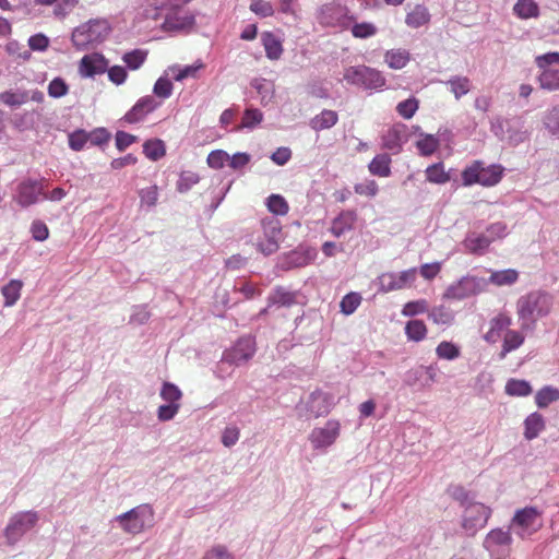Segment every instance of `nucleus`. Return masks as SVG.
Returning <instances> with one entry per match:
<instances>
[{
	"label": "nucleus",
	"mask_w": 559,
	"mask_h": 559,
	"mask_svg": "<svg viewBox=\"0 0 559 559\" xmlns=\"http://www.w3.org/2000/svg\"><path fill=\"white\" fill-rule=\"evenodd\" d=\"M158 106L159 103L152 95L143 96L138 99L133 107L124 115L123 119L128 123L140 122Z\"/></svg>",
	"instance_id": "15"
},
{
	"label": "nucleus",
	"mask_w": 559,
	"mask_h": 559,
	"mask_svg": "<svg viewBox=\"0 0 559 559\" xmlns=\"http://www.w3.org/2000/svg\"><path fill=\"white\" fill-rule=\"evenodd\" d=\"M538 82L543 90H559V69H544L538 75Z\"/></svg>",
	"instance_id": "38"
},
{
	"label": "nucleus",
	"mask_w": 559,
	"mask_h": 559,
	"mask_svg": "<svg viewBox=\"0 0 559 559\" xmlns=\"http://www.w3.org/2000/svg\"><path fill=\"white\" fill-rule=\"evenodd\" d=\"M22 287L23 283L20 280H11L2 287L1 293L4 297L5 307H12L20 299Z\"/></svg>",
	"instance_id": "35"
},
{
	"label": "nucleus",
	"mask_w": 559,
	"mask_h": 559,
	"mask_svg": "<svg viewBox=\"0 0 559 559\" xmlns=\"http://www.w3.org/2000/svg\"><path fill=\"white\" fill-rule=\"evenodd\" d=\"M202 559H235L225 546H214L207 550Z\"/></svg>",
	"instance_id": "64"
},
{
	"label": "nucleus",
	"mask_w": 559,
	"mask_h": 559,
	"mask_svg": "<svg viewBox=\"0 0 559 559\" xmlns=\"http://www.w3.org/2000/svg\"><path fill=\"white\" fill-rule=\"evenodd\" d=\"M261 41L270 60H278L282 57L284 51L282 40L272 32L262 33Z\"/></svg>",
	"instance_id": "23"
},
{
	"label": "nucleus",
	"mask_w": 559,
	"mask_h": 559,
	"mask_svg": "<svg viewBox=\"0 0 559 559\" xmlns=\"http://www.w3.org/2000/svg\"><path fill=\"white\" fill-rule=\"evenodd\" d=\"M110 26L106 20H91L72 32V43L79 49L103 41L109 34Z\"/></svg>",
	"instance_id": "3"
},
{
	"label": "nucleus",
	"mask_w": 559,
	"mask_h": 559,
	"mask_svg": "<svg viewBox=\"0 0 559 559\" xmlns=\"http://www.w3.org/2000/svg\"><path fill=\"white\" fill-rule=\"evenodd\" d=\"M160 396L171 404H177L176 402L181 399L182 394L178 386H176L173 383L166 382L162 388Z\"/></svg>",
	"instance_id": "61"
},
{
	"label": "nucleus",
	"mask_w": 559,
	"mask_h": 559,
	"mask_svg": "<svg viewBox=\"0 0 559 559\" xmlns=\"http://www.w3.org/2000/svg\"><path fill=\"white\" fill-rule=\"evenodd\" d=\"M511 324L512 318L508 313H498L490 320L489 330L485 334V340L489 343L498 342L503 331L508 330Z\"/></svg>",
	"instance_id": "18"
},
{
	"label": "nucleus",
	"mask_w": 559,
	"mask_h": 559,
	"mask_svg": "<svg viewBox=\"0 0 559 559\" xmlns=\"http://www.w3.org/2000/svg\"><path fill=\"white\" fill-rule=\"evenodd\" d=\"M428 318L438 325H450L454 320V314L450 308L440 305L428 311Z\"/></svg>",
	"instance_id": "37"
},
{
	"label": "nucleus",
	"mask_w": 559,
	"mask_h": 559,
	"mask_svg": "<svg viewBox=\"0 0 559 559\" xmlns=\"http://www.w3.org/2000/svg\"><path fill=\"white\" fill-rule=\"evenodd\" d=\"M228 160L229 155L223 150L212 151L206 158L209 167L213 169H222Z\"/></svg>",
	"instance_id": "53"
},
{
	"label": "nucleus",
	"mask_w": 559,
	"mask_h": 559,
	"mask_svg": "<svg viewBox=\"0 0 559 559\" xmlns=\"http://www.w3.org/2000/svg\"><path fill=\"white\" fill-rule=\"evenodd\" d=\"M37 521L38 515L33 511L20 512L12 516L4 532L8 543L11 545L15 544L37 524Z\"/></svg>",
	"instance_id": "9"
},
{
	"label": "nucleus",
	"mask_w": 559,
	"mask_h": 559,
	"mask_svg": "<svg viewBox=\"0 0 559 559\" xmlns=\"http://www.w3.org/2000/svg\"><path fill=\"white\" fill-rule=\"evenodd\" d=\"M333 405V397L322 391H314L310 397V409L317 416L329 414Z\"/></svg>",
	"instance_id": "21"
},
{
	"label": "nucleus",
	"mask_w": 559,
	"mask_h": 559,
	"mask_svg": "<svg viewBox=\"0 0 559 559\" xmlns=\"http://www.w3.org/2000/svg\"><path fill=\"white\" fill-rule=\"evenodd\" d=\"M545 429V419L542 414L535 412L524 420V437L526 440H533Z\"/></svg>",
	"instance_id": "26"
},
{
	"label": "nucleus",
	"mask_w": 559,
	"mask_h": 559,
	"mask_svg": "<svg viewBox=\"0 0 559 559\" xmlns=\"http://www.w3.org/2000/svg\"><path fill=\"white\" fill-rule=\"evenodd\" d=\"M419 153L424 156L432 155L439 147V140L431 134H427L416 142Z\"/></svg>",
	"instance_id": "45"
},
{
	"label": "nucleus",
	"mask_w": 559,
	"mask_h": 559,
	"mask_svg": "<svg viewBox=\"0 0 559 559\" xmlns=\"http://www.w3.org/2000/svg\"><path fill=\"white\" fill-rule=\"evenodd\" d=\"M266 205L269 211L275 215H286L289 211L287 201L280 194H271Z\"/></svg>",
	"instance_id": "46"
},
{
	"label": "nucleus",
	"mask_w": 559,
	"mask_h": 559,
	"mask_svg": "<svg viewBox=\"0 0 559 559\" xmlns=\"http://www.w3.org/2000/svg\"><path fill=\"white\" fill-rule=\"evenodd\" d=\"M143 153L148 159L156 162L166 155V145L160 139L147 140L143 144Z\"/></svg>",
	"instance_id": "34"
},
{
	"label": "nucleus",
	"mask_w": 559,
	"mask_h": 559,
	"mask_svg": "<svg viewBox=\"0 0 559 559\" xmlns=\"http://www.w3.org/2000/svg\"><path fill=\"white\" fill-rule=\"evenodd\" d=\"M250 10L262 17L272 16L274 14L273 5L265 0H251Z\"/></svg>",
	"instance_id": "59"
},
{
	"label": "nucleus",
	"mask_w": 559,
	"mask_h": 559,
	"mask_svg": "<svg viewBox=\"0 0 559 559\" xmlns=\"http://www.w3.org/2000/svg\"><path fill=\"white\" fill-rule=\"evenodd\" d=\"M407 127L403 123H395L382 135V146L385 150L399 153L402 143L406 140Z\"/></svg>",
	"instance_id": "16"
},
{
	"label": "nucleus",
	"mask_w": 559,
	"mask_h": 559,
	"mask_svg": "<svg viewBox=\"0 0 559 559\" xmlns=\"http://www.w3.org/2000/svg\"><path fill=\"white\" fill-rule=\"evenodd\" d=\"M357 221V214L353 210L343 211L335 217L331 225V233L335 237H341L346 231H349L354 228V225Z\"/></svg>",
	"instance_id": "19"
},
{
	"label": "nucleus",
	"mask_w": 559,
	"mask_h": 559,
	"mask_svg": "<svg viewBox=\"0 0 559 559\" xmlns=\"http://www.w3.org/2000/svg\"><path fill=\"white\" fill-rule=\"evenodd\" d=\"M104 71L103 60L96 56H84L80 61V73L83 76H94Z\"/></svg>",
	"instance_id": "33"
},
{
	"label": "nucleus",
	"mask_w": 559,
	"mask_h": 559,
	"mask_svg": "<svg viewBox=\"0 0 559 559\" xmlns=\"http://www.w3.org/2000/svg\"><path fill=\"white\" fill-rule=\"evenodd\" d=\"M419 107V102L415 97L407 98L396 106V111L404 119H411Z\"/></svg>",
	"instance_id": "49"
},
{
	"label": "nucleus",
	"mask_w": 559,
	"mask_h": 559,
	"mask_svg": "<svg viewBox=\"0 0 559 559\" xmlns=\"http://www.w3.org/2000/svg\"><path fill=\"white\" fill-rule=\"evenodd\" d=\"M263 115L258 109H247L241 119V128H253L262 121Z\"/></svg>",
	"instance_id": "62"
},
{
	"label": "nucleus",
	"mask_w": 559,
	"mask_h": 559,
	"mask_svg": "<svg viewBox=\"0 0 559 559\" xmlns=\"http://www.w3.org/2000/svg\"><path fill=\"white\" fill-rule=\"evenodd\" d=\"M88 143L87 132L84 130H76L69 135V146L73 151L83 150L84 145Z\"/></svg>",
	"instance_id": "60"
},
{
	"label": "nucleus",
	"mask_w": 559,
	"mask_h": 559,
	"mask_svg": "<svg viewBox=\"0 0 559 559\" xmlns=\"http://www.w3.org/2000/svg\"><path fill=\"white\" fill-rule=\"evenodd\" d=\"M165 20L162 28L167 32L190 29L195 23L194 14L180 5H169L166 9Z\"/></svg>",
	"instance_id": "11"
},
{
	"label": "nucleus",
	"mask_w": 559,
	"mask_h": 559,
	"mask_svg": "<svg viewBox=\"0 0 559 559\" xmlns=\"http://www.w3.org/2000/svg\"><path fill=\"white\" fill-rule=\"evenodd\" d=\"M255 353V342L250 336L240 337L229 349L225 350L222 360L239 366L253 357Z\"/></svg>",
	"instance_id": "13"
},
{
	"label": "nucleus",
	"mask_w": 559,
	"mask_h": 559,
	"mask_svg": "<svg viewBox=\"0 0 559 559\" xmlns=\"http://www.w3.org/2000/svg\"><path fill=\"white\" fill-rule=\"evenodd\" d=\"M557 401H559V389L554 386H544L535 395V402L539 408H545Z\"/></svg>",
	"instance_id": "40"
},
{
	"label": "nucleus",
	"mask_w": 559,
	"mask_h": 559,
	"mask_svg": "<svg viewBox=\"0 0 559 559\" xmlns=\"http://www.w3.org/2000/svg\"><path fill=\"white\" fill-rule=\"evenodd\" d=\"M139 195L141 200V205L153 207L156 205L158 200V188L155 185L143 188L140 190Z\"/></svg>",
	"instance_id": "54"
},
{
	"label": "nucleus",
	"mask_w": 559,
	"mask_h": 559,
	"mask_svg": "<svg viewBox=\"0 0 559 559\" xmlns=\"http://www.w3.org/2000/svg\"><path fill=\"white\" fill-rule=\"evenodd\" d=\"M492 239L485 234L472 233L466 236L463 247L472 254L481 255L491 245Z\"/></svg>",
	"instance_id": "20"
},
{
	"label": "nucleus",
	"mask_w": 559,
	"mask_h": 559,
	"mask_svg": "<svg viewBox=\"0 0 559 559\" xmlns=\"http://www.w3.org/2000/svg\"><path fill=\"white\" fill-rule=\"evenodd\" d=\"M524 343V335L519 331L508 330L504 337L500 358L503 359L508 353L519 348Z\"/></svg>",
	"instance_id": "36"
},
{
	"label": "nucleus",
	"mask_w": 559,
	"mask_h": 559,
	"mask_svg": "<svg viewBox=\"0 0 559 559\" xmlns=\"http://www.w3.org/2000/svg\"><path fill=\"white\" fill-rule=\"evenodd\" d=\"M512 544V536L509 530L493 528L484 539V548L489 552H496L500 547H510Z\"/></svg>",
	"instance_id": "17"
},
{
	"label": "nucleus",
	"mask_w": 559,
	"mask_h": 559,
	"mask_svg": "<svg viewBox=\"0 0 559 559\" xmlns=\"http://www.w3.org/2000/svg\"><path fill=\"white\" fill-rule=\"evenodd\" d=\"M411 61V53L406 49L394 48L386 50L384 53V62L389 68L394 70L403 69Z\"/></svg>",
	"instance_id": "25"
},
{
	"label": "nucleus",
	"mask_w": 559,
	"mask_h": 559,
	"mask_svg": "<svg viewBox=\"0 0 559 559\" xmlns=\"http://www.w3.org/2000/svg\"><path fill=\"white\" fill-rule=\"evenodd\" d=\"M405 334L408 340L420 342L427 335V326L423 320H411L405 325Z\"/></svg>",
	"instance_id": "41"
},
{
	"label": "nucleus",
	"mask_w": 559,
	"mask_h": 559,
	"mask_svg": "<svg viewBox=\"0 0 559 559\" xmlns=\"http://www.w3.org/2000/svg\"><path fill=\"white\" fill-rule=\"evenodd\" d=\"M173 83L169 79L160 76L154 84L153 92L157 97L168 98L173 94Z\"/></svg>",
	"instance_id": "56"
},
{
	"label": "nucleus",
	"mask_w": 559,
	"mask_h": 559,
	"mask_svg": "<svg viewBox=\"0 0 559 559\" xmlns=\"http://www.w3.org/2000/svg\"><path fill=\"white\" fill-rule=\"evenodd\" d=\"M417 277V269L412 267L401 273L385 272L378 277L379 290L389 293L401 290L414 284Z\"/></svg>",
	"instance_id": "10"
},
{
	"label": "nucleus",
	"mask_w": 559,
	"mask_h": 559,
	"mask_svg": "<svg viewBox=\"0 0 559 559\" xmlns=\"http://www.w3.org/2000/svg\"><path fill=\"white\" fill-rule=\"evenodd\" d=\"M552 308V297L544 292L535 290L522 296L516 302L518 316L523 320V326L527 322L547 316Z\"/></svg>",
	"instance_id": "2"
},
{
	"label": "nucleus",
	"mask_w": 559,
	"mask_h": 559,
	"mask_svg": "<svg viewBox=\"0 0 559 559\" xmlns=\"http://www.w3.org/2000/svg\"><path fill=\"white\" fill-rule=\"evenodd\" d=\"M69 86L61 78L53 79L48 85V94L50 97L60 98L67 95Z\"/></svg>",
	"instance_id": "57"
},
{
	"label": "nucleus",
	"mask_w": 559,
	"mask_h": 559,
	"mask_svg": "<svg viewBox=\"0 0 559 559\" xmlns=\"http://www.w3.org/2000/svg\"><path fill=\"white\" fill-rule=\"evenodd\" d=\"M506 393L510 396H527L532 393V386L525 380L510 379L506 384Z\"/></svg>",
	"instance_id": "42"
},
{
	"label": "nucleus",
	"mask_w": 559,
	"mask_h": 559,
	"mask_svg": "<svg viewBox=\"0 0 559 559\" xmlns=\"http://www.w3.org/2000/svg\"><path fill=\"white\" fill-rule=\"evenodd\" d=\"M269 307L272 305L278 306H290L295 302V294L284 289L283 287H277L267 298Z\"/></svg>",
	"instance_id": "43"
},
{
	"label": "nucleus",
	"mask_w": 559,
	"mask_h": 559,
	"mask_svg": "<svg viewBox=\"0 0 559 559\" xmlns=\"http://www.w3.org/2000/svg\"><path fill=\"white\" fill-rule=\"evenodd\" d=\"M486 288V281L477 276H464L450 285L443 294V298L450 300H463L475 296Z\"/></svg>",
	"instance_id": "7"
},
{
	"label": "nucleus",
	"mask_w": 559,
	"mask_h": 559,
	"mask_svg": "<svg viewBox=\"0 0 559 559\" xmlns=\"http://www.w3.org/2000/svg\"><path fill=\"white\" fill-rule=\"evenodd\" d=\"M436 354L441 359L452 360L460 356V348L452 342L443 341L437 346Z\"/></svg>",
	"instance_id": "48"
},
{
	"label": "nucleus",
	"mask_w": 559,
	"mask_h": 559,
	"mask_svg": "<svg viewBox=\"0 0 559 559\" xmlns=\"http://www.w3.org/2000/svg\"><path fill=\"white\" fill-rule=\"evenodd\" d=\"M385 78L379 70L367 66L364 67L359 86H362L367 90H378L383 87L385 85Z\"/></svg>",
	"instance_id": "24"
},
{
	"label": "nucleus",
	"mask_w": 559,
	"mask_h": 559,
	"mask_svg": "<svg viewBox=\"0 0 559 559\" xmlns=\"http://www.w3.org/2000/svg\"><path fill=\"white\" fill-rule=\"evenodd\" d=\"M121 528L132 535L142 533L154 524V511L148 504H141L116 518Z\"/></svg>",
	"instance_id": "5"
},
{
	"label": "nucleus",
	"mask_w": 559,
	"mask_h": 559,
	"mask_svg": "<svg viewBox=\"0 0 559 559\" xmlns=\"http://www.w3.org/2000/svg\"><path fill=\"white\" fill-rule=\"evenodd\" d=\"M146 52L135 49L123 56V61L131 70H138L145 61Z\"/></svg>",
	"instance_id": "55"
},
{
	"label": "nucleus",
	"mask_w": 559,
	"mask_h": 559,
	"mask_svg": "<svg viewBox=\"0 0 559 559\" xmlns=\"http://www.w3.org/2000/svg\"><path fill=\"white\" fill-rule=\"evenodd\" d=\"M361 302V296L358 293H349L343 297L340 307L344 314H352Z\"/></svg>",
	"instance_id": "50"
},
{
	"label": "nucleus",
	"mask_w": 559,
	"mask_h": 559,
	"mask_svg": "<svg viewBox=\"0 0 559 559\" xmlns=\"http://www.w3.org/2000/svg\"><path fill=\"white\" fill-rule=\"evenodd\" d=\"M338 121V114L331 109H323L320 114L310 119L309 126L312 130L319 132L331 129Z\"/></svg>",
	"instance_id": "22"
},
{
	"label": "nucleus",
	"mask_w": 559,
	"mask_h": 559,
	"mask_svg": "<svg viewBox=\"0 0 559 559\" xmlns=\"http://www.w3.org/2000/svg\"><path fill=\"white\" fill-rule=\"evenodd\" d=\"M44 181L43 180H34L26 179L20 182L17 186V193L15 197V201L22 207H28L35 204L39 195L44 194Z\"/></svg>",
	"instance_id": "14"
},
{
	"label": "nucleus",
	"mask_w": 559,
	"mask_h": 559,
	"mask_svg": "<svg viewBox=\"0 0 559 559\" xmlns=\"http://www.w3.org/2000/svg\"><path fill=\"white\" fill-rule=\"evenodd\" d=\"M430 22V13L423 4L415 5L405 17V23L412 28H419Z\"/></svg>",
	"instance_id": "27"
},
{
	"label": "nucleus",
	"mask_w": 559,
	"mask_h": 559,
	"mask_svg": "<svg viewBox=\"0 0 559 559\" xmlns=\"http://www.w3.org/2000/svg\"><path fill=\"white\" fill-rule=\"evenodd\" d=\"M88 142L95 146H103L110 140V133L105 128H97L87 132Z\"/></svg>",
	"instance_id": "58"
},
{
	"label": "nucleus",
	"mask_w": 559,
	"mask_h": 559,
	"mask_svg": "<svg viewBox=\"0 0 559 559\" xmlns=\"http://www.w3.org/2000/svg\"><path fill=\"white\" fill-rule=\"evenodd\" d=\"M503 173L504 168L499 164L486 165L483 160H473L462 170V185L464 187L473 185L493 187L501 181Z\"/></svg>",
	"instance_id": "1"
},
{
	"label": "nucleus",
	"mask_w": 559,
	"mask_h": 559,
	"mask_svg": "<svg viewBox=\"0 0 559 559\" xmlns=\"http://www.w3.org/2000/svg\"><path fill=\"white\" fill-rule=\"evenodd\" d=\"M341 433V423L330 419L323 427L312 429L309 440L314 449H326L335 443Z\"/></svg>",
	"instance_id": "12"
},
{
	"label": "nucleus",
	"mask_w": 559,
	"mask_h": 559,
	"mask_svg": "<svg viewBox=\"0 0 559 559\" xmlns=\"http://www.w3.org/2000/svg\"><path fill=\"white\" fill-rule=\"evenodd\" d=\"M29 100V94L26 91H5L0 93V103L9 107H19Z\"/></svg>",
	"instance_id": "39"
},
{
	"label": "nucleus",
	"mask_w": 559,
	"mask_h": 559,
	"mask_svg": "<svg viewBox=\"0 0 559 559\" xmlns=\"http://www.w3.org/2000/svg\"><path fill=\"white\" fill-rule=\"evenodd\" d=\"M200 178L198 174L193 171H182L177 181V190L179 192L189 191L194 185L199 182Z\"/></svg>",
	"instance_id": "52"
},
{
	"label": "nucleus",
	"mask_w": 559,
	"mask_h": 559,
	"mask_svg": "<svg viewBox=\"0 0 559 559\" xmlns=\"http://www.w3.org/2000/svg\"><path fill=\"white\" fill-rule=\"evenodd\" d=\"M513 13L521 20L536 19L539 16V7L534 0H518Z\"/></svg>",
	"instance_id": "31"
},
{
	"label": "nucleus",
	"mask_w": 559,
	"mask_h": 559,
	"mask_svg": "<svg viewBox=\"0 0 559 559\" xmlns=\"http://www.w3.org/2000/svg\"><path fill=\"white\" fill-rule=\"evenodd\" d=\"M368 169L371 175L389 177L391 175V157L388 154H378L370 162Z\"/></svg>",
	"instance_id": "32"
},
{
	"label": "nucleus",
	"mask_w": 559,
	"mask_h": 559,
	"mask_svg": "<svg viewBox=\"0 0 559 559\" xmlns=\"http://www.w3.org/2000/svg\"><path fill=\"white\" fill-rule=\"evenodd\" d=\"M204 68V63L201 60H198L191 66H186L185 68H180L178 66H171L168 68L167 72L171 74L175 81L181 82L188 78H197L198 72Z\"/></svg>",
	"instance_id": "29"
},
{
	"label": "nucleus",
	"mask_w": 559,
	"mask_h": 559,
	"mask_svg": "<svg viewBox=\"0 0 559 559\" xmlns=\"http://www.w3.org/2000/svg\"><path fill=\"white\" fill-rule=\"evenodd\" d=\"M262 235L257 238V249L264 255L276 252L282 235L281 222L275 217H265L261 221Z\"/></svg>",
	"instance_id": "6"
},
{
	"label": "nucleus",
	"mask_w": 559,
	"mask_h": 559,
	"mask_svg": "<svg viewBox=\"0 0 559 559\" xmlns=\"http://www.w3.org/2000/svg\"><path fill=\"white\" fill-rule=\"evenodd\" d=\"M519 280V272L514 269H507L502 271H492L487 283H490L495 286H510L513 285Z\"/></svg>",
	"instance_id": "30"
},
{
	"label": "nucleus",
	"mask_w": 559,
	"mask_h": 559,
	"mask_svg": "<svg viewBox=\"0 0 559 559\" xmlns=\"http://www.w3.org/2000/svg\"><path fill=\"white\" fill-rule=\"evenodd\" d=\"M492 510L481 502H468L461 515V528L468 537H474L480 530H483L490 516Z\"/></svg>",
	"instance_id": "4"
},
{
	"label": "nucleus",
	"mask_w": 559,
	"mask_h": 559,
	"mask_svg": "<svg viewBox=\"0 0 559 559\" xmlns=\"http://www.w3.org/2000/svg\"><path fill=\"white\" fill-rule=\"evenodd\" d=\"M378 28L373 23L370 22H361L355 23L352 27V35L355 38L366 39L372 37L377 34Z\"/></svg>",
	"instance_id": "47"
},
{
	"label": "nucleus",
	"mask_w": 559,
	"mask_h": 559,
	"mask_svg": "<svg viewBox=\"0 0 559 559\" xmlns=\"http://www.w3.org/2000/svg\"><path fill=\"white\" fill-rule=\"evenodd\" d=\"M535 63L540 71L551 68V64H559V52L554 51L537 56L535 58Z\"/></svg>",
	"instance_id": "63"
},
{
	"label": "nucleus",
	"mask_w": 559,
	"mask_h": 559,
	"mask_svg": "<svg viewBox=\"0 0 559 559\" xmlns=\"http://www.w3.org/2000/svg\"><path fill=\"white\" fill-rule=\"evenodd\" d=\"M428 302L425 299L408 301L404 305L402 309V314L404 317H414L420 313L428 312Z\"/></svg>",
	"instance_id": "51"
},
{
	"label": "nucleus",
	"mask_w": 559,
	"mask_h": 559,
	"mask_svg": "<svg viewBox=\"0 0 559 559\" xmlns=\"http://www.w3.org/2000/svg\"><path fill=\"white\" fill-rule=\"evenodd\" d=\"M447 84L450 85V90L456 99L471 91V81L466 76H454L450 79Z\"/></svg>",
	"instance_id": "44"
},
{
	"label": "nucleus",
	"mask_w": 559,
	"mask_h": 559,
	"mask_svg": "<svg viewBox=\"0 0 559 559\" xmlns=\"http://www.w3.org/2000/svg\"><path fill=\"white\" fill-rule=\"evenodd\" d=\"M540 516L542 513L536 508L526 507L515 512L511 526L521 538H526L542 527Z\"/></svg>",
	"instance_id": "8"
},
{
	"label": "nucleus",
	"mask_w": 559,
	"mask_h": 559,
	"mask_svg": "<svg viewBox=\"0 0 559 559\" xmlns=\"http://www.w3.org/2000/svg\"><path fill=\"white\" fill-rule=\"evenodd\" d=\"M426 180L435 185H445L451 180V174L445 170L442 162L428 166L425 170Z\"/></svg>",
	"instance_id": "28"
}]
</instances>
